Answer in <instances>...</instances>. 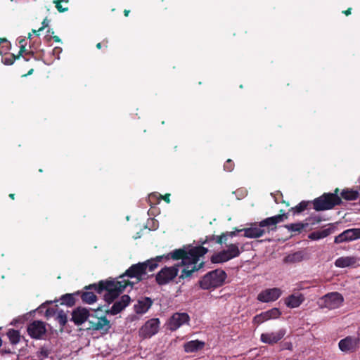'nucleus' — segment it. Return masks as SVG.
Instances as JSON below:
<instances>
[{
  "label": "nucleus",
  "mask_w": 360,
  "mask_h": 360,
  "mask_svg": "<svg viewBox=\"0 0 360 360\" xmlns=\"http://www.w3.org/2000/svg\"><path fill=\"white\" fill-rule=\"evenodd\" d=\"M129 12H130V11H129V10H127V9H125V10L124 11V16L127 17V16L129 15Z\"/></svg>",
  "instance_id": "nucleus-52"
},
{
  "label": "nucleus",
  "mask_w": 360,
  "mask_h": 360,
  "mask_svg": "<svg viewBox=\"0 0 360 360\" xmlns=\"http://www.w3.org/2000/svg\"><path fill=\"white\" fill-rule=\"evenodd\" d=\"M88 319L86 330L100 331L101 334H107L109 332L111 325L106 316L99 317L96 314L89 313Z\"/></svg>",
  "instance_id": "nucleus-6"
},
{
  "label": "nucleus",
  "mask_w": 360,
  "mask_h": 360,
  "mask_svg": "<svg viewBox=\"0 0 360 360\" xmlns=\"http://www.w3.org/2000/svg\"><path fill=\"white\" fill-rule=\"evenodd\" d=\"M359 342L360 339L359 338L347 336L339 342L338 346L342 352H354L358 349Z\"/></svg>",
  "instance_id": "nucleus-14"
},
{
  "label": "nucleus",
  "mask_w": 360,
  "mask_h": 360,
  "mask_svg": "<svg viewBox=\"0 0 360 360\" xmlns=\"http://www.w3.org/2000/svg\"><path fill=\"white\" fill-rule=\"evenodd\" d=\"M103 44V42H99V43H98V44H96V48H97L98 49H101L102 48V46H103V44Z\"/></svg>",
  "instance_id": "nucleus-51"
},
{
  "label": "nucleus",
  "mask_w": 360,
  "mask_h": 360,
  "mask_svg": "<svg viewBox=\"0 0 360 360\" xmlns=\"http://www.w3.org/2000/svg\"><path fill=\"white\" fill-rule=\"evenodd\" d=\"M237 230H238V229H236V228H235V231H230V232H226V233H225V234H226V238H227L228 236H229V237H231V238H232V237H233V236H235L236 235V233H238V232H239V231H237Z\"/></svg>",
  "instance_id": "nucleus-44"
},
{
  "label": "nucleus",
  "mask_w": 360,
  "mask_h": 360,
  "mask_svg": "<svg viewBox=\"0 0 360 360\" xmlns=\"http://www.w3.org/2000/svg\"><path fill=\"white\" fill-rule=\"evenodd\" d=\"M19 58L22 56L25 60L28 61L30 58V56H34V53L32 51H27L24 44H22L20 47V50L18 52Z\"/></svg>",
  "instance_id": "nucleus-33"
},
{
  "label": "nucleus",
  "mask_w": 360,
  "mask_h": 360,
  "mask_svg": "<svg viewBox=\"0 0 360 360\" xmlns=\"http://www.w3.org/2000/svg\"><path fill=\"white\" fill-rule=\"evenodd\" d=\"M41 30H39V28L36 30H32V32L34 33L36 35H39V32H41Z\"/></svg>",
  "instance_id": "nucleus-53"
},
{
  "label": "nucleus",
  "mask_w": 360,
  "mask_h": 360,
  "mask_svg": "<svg viewBox=\"0 0 360 360\" xmlns=\"http://www.w3.org/2000/svg\"><path fill=\"white\" fill-rule=\"evenodd\" d=\"M303 259V254L302 252H296L290 254L284 258L285 262L295 263L301 262Z\"/></svg>",
  "instance_id": "nucleus-30"
},
{
  "label": "nucleus",
  "mask_w": 360,
  "mask_h": 360,
  "mask_svg": "<svg viewBox=\"0 0 360 360\" xmlns=\"http://www.w3.org/2000/svg\"><path fill=\"white\" fill-rule=\"evenodd\" d=\"M238 244L231 243L227 245L226 250H223L219 252L214 254L210 261L213 264H220L226 262L233 258L238 257L240 255Z\"/></svg>",
  "instance_id": "nucleus-7"
},
{
  "label": "nucleus",
  "mask_w": 360,
  "mask_h": 360,
  "mask_svg": "<svg viewBox=\"0 0 360 360\" xmlns=\"http://www.w3.org/2000/svg\"><path fill=\"white\" fill-rule=\"evenodd\" d=\"M237 231H244V236L248 238H257L263 236L266 233L274 231L268 226H262V221L258 224H252L249 228H245Z\"/></svg>",
  "instance_id": "nucleus-9"
},
{
  "label": "nucleus",
  "mask_w": 360,
  "mask_h": 360,
  "mask_svg": "<svg viewBox=\"0 0 360 360\" xmlns=\"http://www.w3.org/2000/svg\"><path fill=\"white\" fill-rule=\"evenodd\" d=\"M56 310L54 308H48L46 311V316H53L56 314Z\"/></svg>",
  "instance_id": "nucleus-43"
},
{
  "label": "nucleus",
  "mask_w": 360,
  "mask_h": 360,
  "mask_svg": "<svg viewBox=\"0 0 360 360\" xmlns=\"http://www.w3.org/2000/svg\"><path fill=\"white\" fill-rule=\"evenodd\" d=\"M34 70L33 69H31L28 71L27 74H26L25 75H30L32 74Z\"/></svg>",
  "instance_id": "nucleus-55"
},
{
  "label": "nucleus",
  "mask_w": 360,
  "mask_h": 360,
  "mask_svg": "<svg viewBox=\"0 0 360 360\" xmlns=\"http://www.w3.org/2000/svg\"><path fill=\"white\" fill-rule=\"evenodd\" d=\"M53 40L56 42H60V37L58 36H53Z\"/></svg>",
  "instance_id": "nucleus-49"
},
{
  "label": "nucleus",
  "mask_w": 360,
  "mask_h": 360,
  "mask_svg": "<svg viewBox=\"0 0 360 360\" xmlns=\"http://www.w3.org/2000/svg\"><path fill=\"white\" fill-rule=\"evenodd\" d=\"M360 238V229H349L335 237V243L352 241Z\"/></svg>",
  "instance_id": "nucleus-16"
},
{
  "label": "nucleus",
  "mask_w": 360,
  "mask_h": 360,
  "mask_svg": "<svg viewBox=\"0 0 360 360\" xmlns=\"http://www.w3.org/2000/svg\"><path fill=\"white\" fill-rule=\"evenodd\" d=\"M17 59H19V56H15L13 53H9L8 56L3 57L2 62L6 65H13Z\"/></svg>",
  "instance_id": "nucleus-36"
},
{
  "label": "nucleus",
  "mask_w": 360,
  "mask_h": 360,
  "mask_svg": "<svg viewBox=\"0 0 360 360\" xmlns=\"http://www.w3.org/2000/svg\"><path fill=\"white\" fill-rule=\"evenodd\" d=\"M265 314H266L264 311V312L260 313L259 314L256 315L255 316H254V318L252 319V323L254 324H256L258 326V325L268 321L269 319H267V316Z\"/></svg>",
  "instance_id": "nucleus-38"
},
{
  "label": "nucleus",
  "mask_w": 360,
  "mask_h": 360,
  "mask_svg": "<svg viewBox=\"0 0 360 360\" xmlns=\"http://www.w3.org/2000/svg\"><path fill=\"white\" fill-rule=\"evenodd\" d=\"M321 300L324 306L328 309L338 308L344 301L342 295L338 292L328 293Z\"/></svg>",
  "instance_id": "nucleus-13"
},
{
  "label": "nucleus",
  "mask_w": 360,
  "mask_h": 360,
  "mask_svg": "<svg viewBox=\"0 0 360 360\" xmlns=\"http://www.w3.org/2000/svg\"><path fill=\"white\" fill-rule=\"evenodd\" d=\"M160 323V320L158 318H153L147 321L139 330L140 337L150 338L158 333Z\"/></svg>",
  "instance_id": "nucleus-10"
},
{
  "label": "nucleus",
  "mask_w": 360,
  "mask_h": 360,
  "mask_svg": "<svg viewBox=\"0 0 360 360\" xmlns=\"http://www.w3.org/2000/svg\"><path fill=\"white\" fill-rule=\"evenodd\" d=\"M42 26L39 27V30H43L45 27H48V21L47 19L45 18L41 22Z\"/></svg>",
  "instance_id": "nucleus-46"
},
{
  "label": "nucleus",
  "mask_w": 360,
  "mask_h": 360,
  "mask_svg": "<svg viewBox=\"0 0 360 360\" xmlns=\"http://www.w3.org/2000/svg\"><path fill=\"white\" fill-rule=\"evenodd\" d=\"M288 218V213H281L273 217H267L262 220V226H268L274 231L277 229V224Z\"/></svg>",
  "instance_id": "nucleus-22"
},
{
  "label": "nucleus",
  "mask_w": 360,
  "mask_h": 360,
  "mask_svg": "<svg viewBox=\"0 0 360 360\" xmlns=\"http://www.w3.org/2000/svg\"><path fill=\"white\" fill-rule=\"evenodd\" d=\"M307 227V224L299 222L285 225V228L291 232L300 233L304 229Z\"/></svg>",
  "instance_id": "nucleus-29"
},
{
  "label": "nucleus",
  "mask_w": 360,
  "mask_h": 360,
  "mask_svg": "<svg viewBox=\"0 0 360 360\" xmlns=\"http://www.w3.org/2000/svg\"><path fill=\"white\" fill-rule=\"evenodd\" d=\"M8 196L12 200L15 199V194L14 193H10Z\"/></svg>",
  "instance_id": "nucleus-54"
},
{
  "label": "nucleus",
  "mask_w": 360,
  "mask_h": 360,
  "mask_svg": "<svg viewBox=\"0 0 360 360\" xmlns=\"http://www.w3.org/2000/svg\"><path fill=\"white\" fill-rule=\"evenodd\" d=\"M214 236H212L211 238H210V240H214Z\"/></svg>",
  "instance_id": "nucleus-60"
},
{
  "label": "nucleus",
  "mask_w": 360,
  "mask_h": 360,
  "mask_svg": "<svg viewBox=\"0 0 360 360\" xmlns=\"http://www.w3.org/2000/svg\"><path fill=\"white\" fill-rule=\"evenodd\" d=\"M356 263V259L354 257H341L335 262V265L339 268H345L353 266Z\"/></svg>",
  "instance_id": "nucleus-27"
},
{
  "label": "nucleus",
  "mask_w": 360,
  "mask_h": 360,
  "mask_svg": "<svg viewBox=\"0 0 360 360\" xmlns=\"http://www.w3.org/2000/svg\"><path fill=\"white\" fill-rule=\"evenodd\" d=\"M11 44L9 41L5 38H0V54H7V52L11 49Z\"/></svg>",
  "instance_id": "nucleus-32"
},
{
  "label": "nucleus",
  "mask_w": 360,
  "mask_h": 360,
  "mask_svg": "<svg viewBox=\"0 0 360 360\" xmlns=\"http://www.w3.org/2000/svg\"><path fill=\"white\" fill-rule=\"evenodd\" d=\"M351 11H352V8H349L347 10L343 11L342 13H344L345 15L347 16L351 14Z\"/></svg>",
  "instance_id": "nucleus-47"
},
{
  "label": "nucleus",
  "mask_w": 360,
  "mask_h": 360,
  "mask_svg": "<svg viewBox=\"0 0 360 360\" xmlns=\"http://www.w3.org/2000/svg\"><path fill=\"white\" fill-rule=\"evenodd\" d=\"M70 321H72L76 326H82L85 322H87L89 316V311L82 307H77L72 310L71 314Z\"/></svg>",
  "instance_id": "nucleus-17"
},
{
  "label": "nucleus",
  "mask_w": 360,
  "mask_h": 360,
  "mask_svg": "<svg viewBox=\"0 0 360 360\" xmlns=\"http://www.w3.org/2000/svg\"><path fill=\"white\" fill-rule=\"evenodd\" d=\"M179 271V265L165 266L156 274L155 281L159 285H165L177 277Z\"/></svg>",
  "instance_id": "nucleus-8"
},
{
  "label": "nucleus",
  "mask_w": 360,
  "mask_h": 360,
  "mask_svg": "<svg viewBox=\"0 0 360 360\" xmlns=\"http://www.w3.org/2000/svg\"><path fill=\"white\" fill-rule=\"evenodd\" d=\"M39 172H43V170H42L41 169H39Z\"/></svg>",
  "instance_id": "nucleus-63"
},
{
  "label": "nucleus",
  "mask_w": 360,
  "mask_h": 360,
  "mask_svg": "<svg viewBox=\"0 0 360 360\" xmlns=\"http://www.w3.org/2000/svg\"><path fill=\"white\" fill-rule=\"evenodd\" d=\"M264 312L266 314L265 315H266L267 319L269 320L274 319H277L281 314V312L279 310V309L276 308V307L275 308H272V309H271L269 310H267V311H266Z\"/></svg>",
  "instance_id": "nucleus-34"
},
{
  "label": "nucleus",
  "mask_w": 360,
  "mask_h": 360,
  "mask_svg": "<svg viewBox=\"0 0 360 360\" xmlns=\"http://www.w3.org/2000/svg\"><path fill=\"white\" fill-rule=\"evenodd\" d=\"M128 285H132V283L128 281H117L114 278L102 280L98 283L84 286L79 296L84 303L91 304L97 300L96 293L101 294L105 291L104 300L109 304L118 297Z\"/></svg>",
  "instance_id": "nucleus-1"
},
{
  "label": "nucleus",
  "mask_w": 360,
  "mask_h": 360,
  "mask_svg": "<svg viewBox=\"0 0 360 360\" xmlns=\"http://www.w3.org/2000/svg\"><path fill=\"white\" fill-rule=\"evenodd\" d=\"M207 241H208V238H207V239L205 241L202 242V245L206 244Z\"/></svg>",
  "instance_id": "nucleus-58"
},
{
  "label": "nucleus",
  "mask_w": 360,
  "mask_h": 360,
  "mask_svg": "<svg viewBox=\"0 0 360 360\" xmlns=\"http://www.w3.org/2000/svg\"><path fill=\"white\" fill-rule=\"evenodd\" d=\"M208 252V249L202 245L193 247L189 250L185 248L175 249L173 251L163 255L157 256L155 259L157 263L165 260L173 259L175 261L181 260L180 262L174 265H179V269L191 260V263H195L199 261L200 257L204 256Z\"/></svg>",
  "instance_id": "nucleus-3"
},
{
  "label": "nucleus",
  "mask_w": 360,
  "mask_h": 360,
  "mask_svg": "<svg viewBox=\"0 0 360 360\" xmlns=\"http://www.w3.org/2000/svg\"><path fill=\"white\" fill-rule=\"evenodd\" d=\"M205 346V342L198 340H191L184 345V351L187 353L196 352L201 350Z\"/></svg>",
  "instance_id": "nucleus-25"
},
{
  "label": "nucleus",
  "mask_w": 360,
  "mask_h": 360,
  "mask_svg": "<svg viewBox=\"0 0 360 360\" xmlns=\"http://www.w3.org/2000/svg\"><path fill=\"white\" fill-rule=\"evenodd\" d=\"M227 240V238H226V234H225L224 233H221V236H217V240L216 242L218 243V244H220L221 245L222 243H225Z\"/></svg>",
  "instance_id": "nucleus-42"
},
{
  "label": "nucleus",
  "mask_w": 360,
  "mask_h": 360,
  "mask_svg": "<svg viewBox=\"0 0 360 360\" xmlns=\"http://www.w3.org/2000/svg\"><path fill=\"white\" fill-rule=\"evenodd\" d=\"M65 1V0H53V3L55 4L56 8L60 13H63L68 11V7H63L61 4L62 2Z\"/></svg>",
  "instance_id": "nucleus-40"
},
{
  "label": "nucleus",
  "mask_w": 360,
  "mask_h": 360,
  "mask_svg": "<svg viewBox=\"0 0 360 360\" xmlns=\"http://www.w3.org/2000/svg\"><path fill=\"white\" fill-rule=\"evenodd\" d=\"M51 303H52V302H51H51H46V304H51Z\"/></svg>",
  "instance_id": "nucleus-62"
},
{
  "label": "nucleus",
  "mask_w": 360,
  "mask_h": 360,
  "mask_svg": "<svg viewBox=\"0 0 360 360\" xmlns=\"http://www.w3.org/2000/svg\"><path fill=\"white\" fill-rule=\"evenodd\" d=\"M311 203L313 204V201L310 202V201L302 200L297 205H296L295 207H291L289 210V212H292L294 214H300L301 212H302L305 210H307L308 206Z\"/></svg>",
  "instance_id": "nucleus-28"
},
{
  "label": "nucleus",
  "mask_w": 360,
  "mask_h": 360,
  "mask_svg": "<svg viewBox=\"0 0 360 360\" xmlns=\"http://www.w3.org/2000/svg\"><path fill=\"white\" fill-rule=\"evenodd\" d=\"M56 320L59 323L61 328H63L68 322L67 314L63 310L58 311L56 316Z\"/></svg>",
  "instance_id": "nucleus-35"
},
{
  "label": "nucleus",
  "mask_w": 360,
  "mask_h": 360,
  "mask_svg": "<svg viewBox=\"0 0 360 360\" xmlns=\"http://www.w3.org/2000/svg\"><path fill=\"white\" fill-rule=\"evenodd\" d=\"M131 302V297L127 295H124L121 298L116 301L110 309L105 310L106 314L116 315L121 312L126 307H127Z\"/></svg>",
  "instance_id": "nucleus-20"
},
{
  "label": "nucleus",
  "mask_w": 360,
  "mask_h": 360,
  "mask_svg": "<svg viewBox=\"0 0 360 360\" xmlns=\"http://www.w3.org/2000/svg\"><path fill=\"white\" fill-rule=\"evenodd\" d=\"M61 51H62L61 48H60V47H56V48H54V49H53V54H56V53H57V54H58V53H60V52H61Z\"/></svg>",
  "instance_id": "nucleus-48"
},
{
  "label": "nucleus",
  "mask_w": 360,
  "mask_h": 360,
  "mask_svg": "<svg viewBox=\"0 0 360 360\" xmlns=\"http://www.w3.org/2000/svg\"><path fill=\"white\" fill-rule=\"evenodd\" d=\"M235 164L231 159H228L224 165V169L228 172H231L234 169Z\"/></svg>",
  "instance_id": "nucleus-39"
},
{
  "label": "nucleus",
  "mask_w": 360,
  "mask_h": 360,
  "mask_svg": "<svg viewBox=\"0 0 360 360\" xmlns=\"http://www.w3.org/2000/svg\"><path fill=\"white\" fill-rule=\"evenodd\" d=\"M227 278L226 273L217 269L206 274L199 281L200 287L204 290H210L221 287Z\"/></svg>",
  "instance_id": "nucleus-5"
},
{
  "label": "nucleus",
  "mask_w": 360,
  "mask_h": 360,
  "mask_svg": "<svg viewBox=\"0 0 360 360\" xmlns=\"http://www.w3.org/2000/svg\"><path fill=\"white\" fill-rule=\"evenodd\" d=\"M28 38L30 39L31 38V34L30 33L29 35H28Z\"/></svg>",
  "instance_id": "nucleus-61"
},
{
  "label": "nucleus",
  "mask_w": 360,
  "mask_h": 360,
  "mask_svg": "<svg viewBox=\"0 0 360 360\" xmlns=\"http://www.w3.org/2000/svg\"><path fill=\"white\" fill-rule=\"evenodd\" d=\"M103 46H104L105 47H108V40L107 39H104L103 41Z\"/></svg>",
  "instance_id": "nucleus-50"
},
{
  "label": "nucleus",
  "mask_w": 360,
  "mask_h": 360,
  "mask_svg": "<svg viewBox=\"0 0 360 360\" xmlns=\"http://www.w3.org/2000/svg\"><path fill=\"white\" fill-rule=\"evenodd\" d=\"M323 219L318 215L310 216L305 219V223L309 225L314 226L322 221Z\"/></svg>",
  "instance_id": "nucleus-37"
},
{
  "label": "nucleus",
  "mask_w": 360,
  "mask_h": 360,
  "mask_svg": "<svg viewBox=\"0 0 360 360\" xmlns=\"http://www.w3.org/2000/svg\"><path fill=\"white\" fill-rule=\"evenodd\" d=\"M190 321V316L187 313H174L169 319L168 328L172 331L176 330L179 328Z\"/></svg>",
  "instance_id": "nucleus-12"
},
{
  "label": "nucleus",
  "mask_w": 360,
  "mask_h": 360,
  "mask_svg": "<svg viewBox=\"0 0 360 360\" xmlns=\"http://www.w3.org/2000/svg\"><path fill=\"white\" fill-rule=\"evenodd\" d=\"M328 228L323 229L322 230L315 231L311 233H310L308 235V238L311 240H318L320 239L325 238L330 236V234L333 233L335 231L336 226L333 224H328Z\"/></svg>",
  "instance_id": "nucleus-21"
},
{
  "label": "nucleus",
  "mask_w": 360,
  "mask_h": 360,
  "mask_svg": "<svg viewBox=\"0 0 360 360\" xmlns=\"http://www.w3.org/2000/svg\"><path fill=\"white\" fill-rule=\"evenodd\" d=\"M46 332L45 323L41 321H34L27 326V333L34 339H41Z\"/></svg>",
  "instance_id": "nucleus-15"
},
{
  "label": "nucleus",
  "mask_w": 360,
  "mask_h": 360,
  "mask_svg": "<svg viewBox=\"0 0 360 360\" xmlns=\"http://www.w3.org/2000/svg\"><path fill=\"white\" fill-rule=\"evenodd\" d=\"M161 198L167 202V203H169L170 202V194L169 193H167L165 194V195L163 196H161Z\"/></svg>",
  "instance_id": "nucleus-45"
},
{
  "label": "nucleus",
  "mask_w": 360,
  "mask_h": 360,
  "mask_svg": "<svg viewBox=\"0 0 360 360\" xmlns=\"http://www.w3.org/2000/svg\"><path fill=\"white\" fill-rule=\"evenodd\" d=\"M152 304L153 301L150 297H144L134 305V311L136 314H144L150 308Z\"/></svg>",
  "instance_id": "nucleus-24"
},
{
  "label": "nucleus",
  "mask_w": 360,
  "mask_h": 360,
  "mask_svg": "<svg viewBox=\"0 0 360 360\" xmlns=\"http://www.w3.org/2000/svg\"><path fill=\"white\" fill-rule=\"evenodd\" d=\"M98 310H101V309L100 307H98V308L97 309V310H96V311H95V313H96V311H98Z\"/></svg>",
  "instance_id": "nucleus-59"
},
{
  "label": "nucleus",
  "mask_w": 360,
  "mask_h": 360,
  "mask_svg": "<svg viewBox=\"0 0 360 360\" xmlns=\"http://www.w3.org/2000/svg\"><path fill=\"white\" fill-rule=\"evenodd\" d=\"M50 351L45 347H41L39 351V355L43 356L44 358L48 357Z\"/></svg>",
  "instance_id": "nucleus-41"
},
{
  "label": "nucleus",
  "mask_w": 360,
  "mask_h": 360,
  "mask_svg": "<svg viewBox=\"0 0 360 360\" xmlns=\"http://www.w3.org/2000/svg\"><path fill=\"white\" fill-rule=\"evenodd\" d=\"M47 32H48L49 34H52L54 33V32H53V30L52 29H49V30H47Z\"/></svg>",
  "instance_id": "nucleus-56"
},
{
  "label": "nucleus",
  "mask_w": 360,
  "mask_h": 360,
  "mask_svg": "<svg viewBox=\"0 0 360 360\" xmlns=\"http://www.w3.org/2000/svg\"><path fill=\"white\" fill-rule=\"evenodd\" d=\"M304 300L302 294L291 295L285 299V304L290 308L298 307Z\"/></svg>",
  "instance_id": "nucleus-26"
},
{
  "label": "nucleus",
  "mask_w": 360,
  "mask_h": 360,
  "mask_svg": "<svg viewBox=\"0 0 360 360\" xmlns=\"http://www.w3.org/2000/svg\"><path fill=\"white\" fill-rule=\"evenodd\" d=\"M285 335V329H280L276 332L262 333L260 337V340L266 344L274 345L277 343Z\"/></svg>",
  "instance_id": "nucleus-19"
},
{
  "label": "nucleus",
  "mask_w": 360,
  "mask_h": 360,
  "mask_svg": "<svg viewBox=\"0 0 360 360\" xmlns=\"http://www.w3.org/2000/svg\"><path fill=\"white\" fill-rule=\"evenodd\" d=\"M339 191L340 189L336 188L333 193H325L315 198L313 200L314 209L316 211L331 210L337 205H340L342 203V199L352 201L359 197V191L352 188L343 189L340 192V196L338 195Z\"/></svg>",
  "instance_id": "nucleus-2"
},
{
  "label": "nucleus",
  "mask_w": 360,
  "mask_h": 360,
  "mask_svg": "<svg viewBox=\"0 0 360 360\" xmlns=\"http://www.w3.org/2000/svg\"><path fill=\"white\" fill-rule=\"evenodd\" d=\"M19 43H20L21 45H22V44H23L24 43H25V39H21V40L19 41Z\"/></svg>",
  "instance_id": "nucleus-57"
},
{
  "label": "nucleus",
  "mask_w": 360,
  "mask_h": 360,
  "mask_svg": "<svg viewBox=\"0 0 360 360\" xmlns=\"http://www.w3.org/2000/svg\"><path fill=\"white\" fill-rule=\"evenodd\" d=\"M7 335L13 345H16L20 342V335L18 330L10 329L7 333Z\"/></svg>",
  "instance_id": "nucleus-31"
},
{
  "label": "nucleus",
  "mask_w": 360,
  "mask_h": 360,
  "mask_svg": "<svg viewBox=\"0 0 360 360\" xmlns=\"http://www.w3.org/2000/svg\"><path fill=\"white\" fill-rule=\"evenodd\" d=\"M191 260L188 261L186 264L181 266L184 268L181 271V274L178 276V281L176 282V283H181L185 279L191 278L194 272L198 271L205 265L204 262H201L200 263H198V262L191 263Z\"/></svg>",
  "instance_id": "nucleus-11"
},
{
  "label": "nucleus",
  "mask_w": 360,
  "mask_h": 360,
  "mask_svg": "<svg viewBox=\"0 0 360 360\" xmlns=\"http://www.w3.org/2000/svg\"><path fill=\"white\" fill-rule=\"evenodd\" d=\"M80 294V291H77L73 293H66L60 297V304L65 305L68 307H72L76 304L77 297Z\"/></svg>",
  "instance_id": "nucleus-23"
},
{
  "label": "nucleus",
  "mask_w": 360,
  "mask_h": 360,
  "mask_svg": "<svg viewBox=\"0 0 360 360\" xmlns=\"http://www.w3.org/2000/svg\"><path fill=\"white\" fill-rule=\"evenodd\" d=\"M281 295L279 288H274L262 290L257 295V300L262 302H270L278 299Z\"/></svg>",
  "instance_id": "nucleus-18"
},
{
  "label": "nucleus",
  "mask_w": 360,
  "mask_h": 360,
  "mask_svg": "<svg viewBox=\"0 0 360 360\" xmlns=\"http://www.w3.org/2000/svg\"><path fill=\"white\" fill-rule=\"evenodd\" d=\"M158 266V264L155 259H148L144 262H139L132 264L122 275L120 276L115 280L131 282L132 285H128L127 286L133 288L134 284L139 283L145 278L147 271H153Z\"/></svg>",
  "instance_id": "nucleus-4"
}]
</instances>
